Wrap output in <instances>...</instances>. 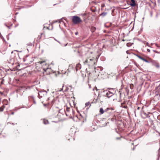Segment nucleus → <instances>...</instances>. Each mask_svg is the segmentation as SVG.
<instances>
[{
	"label": "nucleus",
	"mask_w": 160,
	"mask_h": 160,
	"mask_svg": "<svg viewBox=\"0 0 160 160\" xmlns=\"http://www.w3.org/2000/svg\"><path fill=\"white\" fill-rule=\"evenodd\" d=\"M96 61V59L93 57H89L86 58L85 61L84 62V64L91 66L95 64Z\"/></svg>",
	"instance_id": "1"
},
{
	"label": "nucleus",
	"mask_w": 160,
	"mask_h": 160,
	"mask_svg": "<svg viewBox=\"0 0 160 160\" xmlns=\"http://www.w3.org/2000/svg\"><path fill=\"white\" fill-rule=\"evenodd\" d=\"M38 63H39L40 64H42L43 63V65H42V68L43 70V71L46 72L47 74H49L51 73L52 72V70L51 68H49L48 67L46 68L45 67V66H48V65L45 63L44 61L43 62H39Z\"/></svg>",
	"instance_id": "2"
},
{
	"label": "nucleus",
	"mask_w": 160,
	"mask_h": 160,
	"mask_svg": "<svg viewBox=\"0 0 160 160\" xmlns=\"http://www.w3.org/2000/svg\"><path fill=\"white\" fill-rule=\"evenodd\" d=\"M72 21L74 24H77L81 22L82 21L80 18L77 16H74L72 17Z\"/></svg>",
	"instance_id": "3"
},
{
	"label": "nucleus",
	"mask_w": 160,
	"mask_h": 160,
	"mask_svg": "<svg viewBox=\"0 0 160 160\" xmlns=\"http://www.w3.org/2000/svg\"><path fill=\"white\" fill-rule=\"evenodd\" d=\"M47 91H45V90L40 91L38 93V96L39 98H43V97H44L45 96L47 95Z\"/></svg>",
	"instance_id": "4"
},
{
	"label": "nucleus",
	"mask_w": 160,
	"mask_h": 160,
	"mask_svg": "<svg viewBox=\"0 0 160 160\" xmlns=\"http://www.w3.org/2000/svg\"><path fill=\"white\" fill-rule=\"evenodd\" d=\"M95 72L97 73V75H98V76H99L101 74H102L101 73V72H100V71L101 72L102 70V67H98L96 69L95 68Z\"/></svg>",
	"instance_id": "5"
},
{
	"label": "nucleus",
	"mask_w": 160,
	"mask_h": 160,
	"mask_svg": "<svg viewBox=\"0 0 160 160\" xmlns=\"http://www.w3.org/2000/svg\"><path fill=\"white\" fill-rule=\"evenodd\" d=\"M114 94L113 92H111L108 91H107L106 93V96L108 98H110Z\"/></svg>",
	"instance_id": "6"
},
{
	"label": "nucleus",
	"mask_w": 160,
	"mask_h": 160,
	"mask_svg": "<svg viewBox=\"0 0 160 160\" xmlns=\"http://www.w3.org/2000/svg\"><path fill=\"white\" fill-rule=\"evenodd\" d=\"M131 3L130 4V5L132 7H134L136 5L135 1L134 0H131Z\"/></svg>",
	"instance_id": "7"
},
{
	"label": "nucleus",
	"mask_w": 160,
	"mask_h": 160,
	"mask_svg": "<svg viewBox=\"0 0 160 160\" xmlns=\"http://www.w3.org/2000/svg\"><path fill=\"white\" fill-rule=\"evenodd\" d=\"M2 103H3V105H6L8 104V102L7 100L6 99H4L3 100Z\"/></svg>",
	"instance_id": "8"
},
{
	"label": "nucleus",
	"mask_w": 160,
	"mask_h": 160,
	"mask_svg": "<svg viewBox=\"0 0 160 160\" xmlns=\"http://www.w3.org/2000/svg\"><path fill=\"white\" fill-rule=\"evenodd\" d=\"M96 28L95 27H92L91 28V31L92 32H94L96 30Z\"/></svg>",
	"instance_id": "9"
},
{
	"label": "nucleus",
	"mask_w": 160,
	"mask_h": 160,
	"mask_svg": "<svg viewBox=\"0 0 160 160\" xmlns=\"http://www.w3.org/2000/svg\"><path fill=\"white\" fill-rule=\"evenodd\" d=\"M5 108V106L4 105H2V106L0 107V112L3 111Z\"/></svg>",
	"instance_id": "10"
},
{
	"label": "nucleus",
	"mask_w": 160,
	"mask_h": 160,
	"mask_svg": "<svg viewBox=\"0 0 160 160\" xmlns=\"http://www.w3.org/2000/svg\"><path fill=\"white\" fill-rule=\"evenodd\" d=\"M81 65L79 64H78L77 65L76 69L77 70H78L79 69H80L81 68Z\"/></svg>",
	"instance_id": "11"
},
{
	"label": "nucleus",
	"mask_w": 160,
	"mask_h": 160,
	"mask_svg": "<svg viewBox=\"0 0 160 160\" xmlns=\"http://www.w3.org/2000/svg\"><path fill=\"white\" fill-rule=\"evenodd\" d=\"M104 112V111L103 110L102 108H101L100 109L99 112L101 114H103Z\"/></svg>",
	"instance_id": "12"
},
{
	"label": "nucleus",
	"mask_w": 160,
	"mask_h": 160,
	"mask_svg": "<svg viewBox=\"0 0 160 160\" xmlns=\"http://www.w3.org/2000/svg\"><path fill=\"white\" fill-rule=\"evenodd\" d=\"M110 109H111L112 110H113V109L112 108H107L105 110H104V112H107L108 111V110H110Z\"/></svg>",
	"instance_id": "13"
},
{
	"label": "nucleus",
	"mask_w": 160,
	"mask_h": 160,
	"mask_svg": "<svg viewBox=\"0 0 160 160\" xmlns=\"http://www.w3.org/2000/svg\"><path fill=\"white\" fill-rule=\"evenodd\" d=\"M107 14V12H103V13H102L101 14V16L104 17V16H105Z\"/></svg>",
	"instance_id": "14"
},
{
	"label": "nucleus",
	"mask_w": 160,
	"mask_h": 160,
	"mask_svg": "<svg viewBox=\"0 0 160 160\" xmlns=\"http://www.w3.org/2000/svg\"><path fill=\"white\" fill-rule=\"evenodd\" d=\"M43 123L45 124H47L48 123V121L46 120H44Z\"/></svg>",
	"instance_id": "15"
},
{
	"label": "nucleus",
	"mask_w": 160,
	"mask_h": 160,
	"mask_svg": "<svg viewBox=\"0 0 160 160\" xmlns=\"http://www.w3.org/2000/svg\"><path fill=\"white\" fill-rule=\"evenodd\" d=\"M59 23H60L61 24H63L64 26H65V23H64L63 21H62V20H60Z\"/></svg>",
	"instance_id": "16"
},
{
	"label": "nucleus",
	"mask_w": 160,
	"mask_h": 160,
	"mask_svg": "<svg viewBox=\"0 0 160 160\" xmlns=\"http://www.w3.org/2000/svg\"><path fill=\"white\" fill-rule=\"evenodd\" d=\"M144 61H145V62H147V63H149L150 62V61H148V60H146V59H145V60Z\"/></svg>",
	"instance_id": "17"
},
{
	"label": "nucleus",
	"mask_w": 160,
	"mask_h": 160,
	"mask_svg": "<svg viewBox=\"0 0 160 160\" xmlns=\"http://www.w3.org/2000/svg\"><path fill=\"white\" fill-rule=\"evenodd\" d=\"M95 89L97 91H98V89L96 87H95L93 89V91Z\"/></svg>",
	"instance_id": "18"
},
{
	"label": "nucleus",
	"mask_w": 160,
	"mask_h": 160,
	"mask_svg": "<svg viewBox=\"0 0 160 160\" xmlns=\"http://www.w3.org/2000/svg\"><path fill=\"white\" fill-rule=\"evenodd\" d=\"M31 97L33 98V99H34V98L33 96H31ZM33 102H34V103L35 104L36 103V102L34 100H33Z\"/></svg>",
	"instance_id": "19"
},
{
	"label": "nucleus",
	"mask_w": 160,
	"mask_h": 160,
	"mask_svg": "<svg viewBox=\"0 0 160 160\" xmlns=\"http://www.w3.org/2000/svg\"><path fill=\"white\" fill-rule=\"evenodd\" d=\"M90 103L89 102H88L86 103L85 105L86 106H88L89 105Z\"/></svg>",
	"instance_id": "20"
},
{
	"label": "nucleus",
	"mask_w": 160,
	"mask_h": 160,
	"mask_svg": "<svg viewBox=\"0 0 160 160\" xmlns=\"http://www.w3.org/2000/svg\"><path fill=\"white\" fill-rule=\"evenodd\" d=\"M140 59H141L142 57L139 55H137V56Z\"/></svg>",
	"instance_id": "21"
},
{
	"label": "nucleus",
	"mask_w": 160,
	"mask_h": 160,
	"mask_svg": "<svg viewBox=\"0 0 160 160\" xmlns=\"http://www.w3.org/2000/svg\"><path fill=\"white\" fill-rule=\"evenodd\" d=\"M155 45L156 46V47H157L158 48H160L159 47V46L158 45V44H156H156H155Z\"/></svg>",
	"instance_id": "22"
},
{
	"label": "nucleus",
	"mask_w": 160,
	"mask_h": 160,
	"mask_svg": "<svg viewBox=\"0 0 160 160\" xmlns=\"http://www.w3.org/2000/svg\"><path fill=\"white\" fill-rule=\"evenodd\" d=\"M145 59L144 58L142 57V58H141V59L143 61H144V60Z\"/></svg>",
	"instance_id": "23"
},
{
	"label": "nucleus",
	"mask_w": 160,
	"mask_h": 160,
	"mask_svg": "<svg viewBox=\"0 0 160 160\" xmlns=\"http://www.w3.org/2000/svg\"><path fill=\"white\" fill-rule=\"evenodd\" d=\"M69 108H66V110H67V111H69Z\"/></svg>",
	"instance_id": "24"
},
{
	"label": "nucleus",
	"mask_w": 160,
	"mask_h": 160,
	"mask_svg": "<svg viewBox=\"0 0 160 160\" xmlns=\"http://www.w3.org/2000/svg\"><path fill=\"white\" fill-rule=\"evenodd\" d=\"M54 39L55 41H56L58 42V43H59L60 44H61V43H60V42L58 41L56 39L54 38Z\"/></svg>",
	"instance_id": "25"
},
{
	"label": "nucleus",
	"mask_w": 160,
	"mask_h": 160,
	"mask_svg": "<svg viewBox=\"0 0 160 160\" xmlns=\"http://www.w3.org/2000/svg\"><path fill=\"white\" fill-rule=\"evenodd\" d=\"M147 51L148 52H150V50L149 49H147Z\"/></svg>",
	"instance_id": "26"
},
{
	"label": "nucleus",
	"mask_w": 160,
	"mask_h": 160,
	"mask_svg": "<svg viewBox=\"0 0 160 160\" xmlns=\"http://www.w3.org/2000/svg\"><path fill=\"white\" fill-rule=\"evenodd\" d=\"M111 91H110L111 92H114V90H113L112 89H111ZM113 93H114V92H113Z\"/></svg>",
	"instance_id": "27"
},
{
	"label": "nucleus",
	"mask_w": 160,
	"mask_h": 160,
	"mask_svg": "<svg viewBox=\"0 0 160 160\" xmlns=\"http://www.w3.org/2000/svg\"><path fill=\"white\" fill-rule=\"evenodd\" d=\"M78 34V32H76L75 33V34L76 35H77Z\"/></svg>",
	"instance_id": "28"
},
{
	"label": "nucleus",
	"mask_w": 160,
	"mask_h": 160,
	"mask_svg": "<svg viewBox=\"0 0 160 160\" xmlns=\"http://www.w3.org/2000/svg\"><path fill=\"white\" fill-rule=\"evenodd\" d=\"M155 52L156 53H160V52Z\"/></svg>",
	"instance_id": "29"
},
{
	"label": "nucleus",
	"mask_w": 160,
	"mask_h": 160,
	"mask_svg": "<svg viewBox=\"0 0 160 160\" xmlns=\"http://www.w3.org/2000/svg\"><path fill=\"white\" fill-rule=\"evenodd\" d=\"M146 45H147V46H148V42H147V43H146Z\"/></svg>",
	"instance_id": "30"
},
{
	"label": "nucleus",
	"mask_w": 160,
	"mask_h": 160,
	"mask_svg": "<svg viewBox=\"0 0 160 160\" xmlns=\"http://www.w3.org/2000/svg\"><path fill=\"white\" fill-rule=\"evenodd\" d=\"M127 108V106H124V108Z\"/></svg>",
	"instance_id": "31"
},
{
	"label": "nucleus",
	"mask_w": 160,
	"mask_h": 160,
	"mask_svg": "<svg viewBox=\"0 0 160 160\" xmlns=\"http://www.w3.org/2000/svg\"><path fill=\"white\" fill-rule=\"evenodd\" d=\"M62 88H61V89L60 90H59V91H61L62 90Z\"/></svg>",
	"instance_id": "32"
},
{
	"label": "nucleus",
	"mask_w": 160,
	"mask_h": 160,
	"mask_svg": "<svg viewBox=\"0 0 160 160\" xmlns=\"http://www.w3.org/2000/svg\"><path fill=\"white\" fill-rule=\"evenodd\" d=\"M67 45V44H65V45H64V46H66V45Z\"/></svg>",
	"instance_id": "33"
},
{
	"label": "nucleus",
	"mask_w": 160,
	"mask_h": 160,
	"mask_svg": "<svg viewBox=\"0 0 160 160\" xmlns=\"http://www.w3.org/2000/svg\"><path fill=\"white\" fill-rule=\"evenodd\" d=\"M11 124V123H10V122H8V124Z\"/></svg>",
	"instance_id": "34"
},
{
	"label": "nucleus",
	"mask_w": 160,
	"mask_h": 160,
	"mask_svg": "<svg viewBox=\"0 0 160 160\" xmlns=\"http://www.w3.org/2000/svg\"><path fill=\"white\" fill-rule=\"evenodd\" d=\"M48 100H49V98H48L47 99V101Z\"/></svg>",
	"instance_id": "35"
},
{
	"label": "nucleus",
	"mask_w": 160,
	"mask_h": 160,
	"mask_svg": "<svg viewBox=\"0 0 160 160\" xmlns=\"http://www.w3.org/2000/svg\"><path fill=\"white\" fill-rule=\"evenodd\" d=\"M12 114H14V112H12Z\"/></svg>",
	"instance_id": "36"
},
{
	"label": "nucleus",
	"mask_w": 160,
	"mask_h": 160,
	"mask_svg": "<svg viewBox=\"0 0 160 160\" xmlns=\"http://www.w3.org/2000/svg\"><path fill=\"white\" fill-rule=\"evenodd\" d=\"M153 51L155 52H157V51H155V50H153Z\"/></svg>",
	"instance_id": "37"
},
{
	"label": "nucleus",
	"mask_w": 160,
	"mask_h": 160,
	"mask_svg": "<svg viewBox=\"0 0 160 160\" xmlns=\"http://www.w3.org/2000/svg\"><path fill=\"white\" fill-rule=\"evenodd\" d=\"M12 125H14V124L13 123H12Z\"/></svg>",
	"instance_id": "38"
},
{
	"label": "nucleus",
	"mask_w": 160,
	"mask_h": 160,
	"mask_svg": "<svg viewBox=\"0 0 160 160\" xmlns=\"http://www.w3.org/2000/svg\"><path fill=\"white\" fill-rule=\"evenodd\" d=\"M1 99L0 98V104L1 103Z\"/></svg>",
	"instance_id": "39"
},
{
	"label": "nucleus",
	"mask_w": 160,
	"mask_h": 160,
	"mask_svg": "<svg viewBox=\"0 0 160 160\" xmlns=\"http://www.w3.org/2000/svg\"><path fill=\"white\" fill-rule=\"evenodd\" d=\"M132 145H133V144H134V143H133H133H132Z\"/></svg>",
	"instance_id": "40"
},
{
	"label": "nucleus",
	"mask_w": 160,
	"mask_h": 160,
	"mask_svg": "<svg viewBox=\"0 0 160 160\" xmlns=\"http://www.w3.org/2000/svg\"><path fill=\"white\" fill-rule=\"evenodd\" d=\"M122 40V41H124V39H123Z\"/></svg>",
	"instance_id": "41"
},
{
	"label": "nucleus",
	"mask_w": 160,
	"mask_h": 160,
	"mask_svg": "<svg viewBox=\"0 0 160 160\" xmlns=\"http://www.w3.org/2000/svg\"><path fill=\"white\" fill-rule=\"evenodd\" d=\"M139 107H138V109H139Z\"/></svg>",
	"instance_id": "42"
},
{
	"label": "nucleus",
	"mask_w": 160,
	"mask_h": 160,
	"mask_svg": "<svg viewBox=\"0 0 160 160\" xmlns=\"http://www.w3.org/2000/svg\"><path fill=\"white\" fill-rule=\"evenodd\" d=\"M66 72H65L64 73V74H66Z\"/></svg>",
	"instance_id": "43"
},
{
	"label": "nucleus",
	"mask_w": 160,
	"mask_h": 160,
	"mask_svg": "<svg viewBox=\"0 0 160 160\" xmlns=\"http://www.w3.org/2000/svg\"><path fill=\"white\" fill-rule=\"evenodd\" d=\"M134 148H133V150H134Z\"/></svg>",
	"instance_id": "44"
},
{
	"label": "nucleus",
	"mask_w": 160,
	"mask_h": 160,
	"mask_svg": "<svg viewBox=\"0 0 160 160\" xmlns=\"http://www.w3.org/2000/svg\"><path fill=\"white\" fill-rule=\"evenodd\" d=\"M47 91H49V89H48L47 90Z\"/></svg>",
	"instance_id": "45"
},
{
	"label": "nucleus",
	"mask_w": 160,
	"mask_h": 160,
	"mask_svg": "<svg viewBox=\"0 0 160 160\" xmlns=\"http://www.w3.org/2000/svg\"><path fill=\"white\" fill-rule=\"evenodd\" d=\"M70 139H68V140H69Z\"/></svg>",
	"instance_id": "46"
}]
</instances>
